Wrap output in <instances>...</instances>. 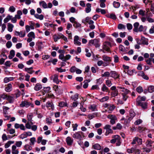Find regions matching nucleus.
I'll return each instance as SVG.
<instances>
[{
	"instance_id": "obj_1",
	"label": "nucleus",
	"mask_w": 154,
	"mask_h": 154,
	"mask_svg": "<svg viewBox=\"0 0 154 154\" xmlns=\"http://www.w3.org/2000/svg\"><path fill=\"white\" fill-rule=\"evenodd\" d=\"M112 139L110 140V142L112 143H115L116 142V145L117 146H120L121 143V137L118 135H114L112 137Z\"/></svg>"
},
{
	"instance_id": "obj_2",
	"label": "nucleus",
	"mask_w": 154,
	"mask_h": 154,
	"mask_svg": "<svg viewBox=\"0 0 154 154\" xmlns=\"http://www.w3.org/2000/svg\"><path fill=\"white\" fill-rule=\"evenodd\" d=\"M111 46V43L108 42H105L103 43V51L105 53L104 50L109 52L110 51V47Z\"/></svg>"
},
{
	"instance_id": "obj_3",
	"label": "nucleus",
	"mask_w": 154,
	"mask_h": 154,
	"mask_svg": "<svg viewBox=\"0 0 154 154\" xmlns=\"http://www.w3.org/2000/svg\"><path fill=\"white\" fill-rule=\"evenodd\" d=\"M103 129L106 130V131L105 133V135L106 136H107L110 134L113 133V131L111 129V126L109 125H106L104 127Z\"/></svg>"
},
{
	"instance_id": "obj_4",
	"label": "nucleus",
	"mask_w": 154,
	"mask_h": 154,
	"mask_svg": "<svg viewBox=\"0 0 154 154\" xmlns=\"http://www.w3.org/2000/svg\"><path fill=\"white\" fill-rule=\"evenodd\" d=\"M30 106H31V107H34V105L33 104H32L29 102H28L26 100L22 101L21 103L20 104V106L22 107H25L26 108H27Z\"/></svg>"
},
{
	"instance_id": "obj_5",
	"label": "nucleus",
	"mask_w": 154,
	"mask_h": 154,
	"mask_svg": "<svg viewBox=\"0 0 154 154\" xmlns=\"http://www.w3.org/2000/svg\"><path fill=\"white\" fill-rule=\"evenodd\" d=\"M99 41V39H95L90 40L89 42V44L90 45H94L97 48L100 46Z\"/></svg>"
},
{
	"instance_id": "obj_6",
	"label": "nucleus",
	"mask_w": 154,
	"mask_h": 154,
	"mask_svg": "<svg viewBox=\"0 0 154 154\" xmlns=\"http://www.w3.org/2000/svg\"><path fill=\"white\" fill-rule=\"evenodd\" d=\"M59 57L60 59L63 61L65 62L66 60H69L71 56L69 54H67L64 56L63 54H60Z\"/></svg>"
},
{
	"instance_id": "obj_7",
	"label": "nucleus",
	"mask_w": 154,
	"mask_h": 154,
	"mask_svg": "<svg viewBox=\"0 0 154 154\" xmlns=\"http://www.w3.org/2000/svg\"><path fill=\"white\" fill-rule=\"evenodd\" d=\"M107 118L110 119V123L112 125H114L116 123V121L117 120L116 117L115 115H109Z\"/></svg>"
},
{
	"instance_id": "obj_8",
	"label": "nucleus",
	"mask_w": 154,
	"mask_h": 154,
	"mask_svg": "<svg viewBox=\"0 0 154 154\" xmlns=\"http://www.w3.org/2000/svg\"><path fill=\"white\" fill-rule=\"evenodd\" d=\"M117 88L120 89L121 91L123 92L124 94H128L130 92V91L127 89L125 88L124 87L122 86H118Z\"/></svg>"
},
{
	"instance_id": "obj_9",
	"label": "nucleus",
	"mask_w": 154,
	"mask_h": 154,
	"mask_svg": "<svg viewBox=\"0 0 154 154\" xmlns=\"http://www.w3.org/2000/svg\"><path fill=\"white\" fill-rule=\"evenodd\" d=\"M110 76L115 79L119 78L120 76V75L115 71H111L110 72Z\"/></svg>"
},
{
	"instance_id": "obj_10",
	"label": "nucleus",
	"mask_w": 154,
	"mask_h": 154,
	"mask_svg": "<svg viewBox=\"0 0 154 154\" xmlns=\"http://www.w3.org/2000/svg\"><path fill=\"white\" fill-rule=\"evenodd\" d=\"M15 35L16 36H19L20 37L23 38L26 35V32L25 31H21L20 32L15 31L14 32Z\"/></svg>"
},
{
	"instance_id": "obj_11",
	"label": "nucleus",
	"mask_w": 154,
	"mask_h": 154,
	"mask_svg": "<svg viewBox=\"0 0 154 154\" xmlns=\"http://www.w3.org/2000/svg\"><path fill=\"white\" fill-rule=\"evenodd\" d=\"M79 38L78 35H75L74 38V43L76 45L80 46L81 45V42L79 41Z\"/></svg>"
},
{
	"instance_id": "obj_12",
	"label": "nucleus",
	"mask_w": 154,
	"mask_h": 154,
	"mask_svg": "<svg viewBox=\"0 0 154 154\" xmlns=\"http://www.w3.org/2000/svg\"><path fill=\"white\" fill-rule=\"evenodd\" d=\"M138 75L141 76L144 79L148 80L149 79V77L146 75L143 71H140L138 73Z\"/></svg>"
},
{
	"instance_id": "obj_13",
	"label": "nucleus",
	"mask_w": 154,
	"mask_h": 154,
	"mask_svg": "<svg viewBox=\"0 0 154 154\" xmlns=\"http://www.w3.org/2000/svg\"><path fill=\"white\" fill-rule=\"evenodd\" d=\"M146 99V97L145 96H138L136 100L137 104H141V102H142L141 101H144Z\"/></svg>"
},
{
	"instance_id": "obj_14",
	"label": "nucleus",
	"mask_w": 154,
	"mask_h": 154,
	"mask_svg": "<svg viewBox=\"0 0 154 154\" xmlns=\"http://www.w3.org/2000/svg\"><path fill=\"white\" fill-rule=\"evenodd\" d=\"M72 137L79 140H82V135L80 134V132H77L74 134L72 135Z\"/></svg>"
},
{
	"instance_id": "obj_15",
	"label": "nucleus",
	"mask_w": 154,
	"mask_h": 154,
	"mask_svg": "<svg viewBox=\"0 0 154 154\" xmlns=\"http://www.w3.org/2000/svg\"><path fill=\"white\" fill-rule=\"evenodd\" d=\"M12 90V85L10 84L9 83L6 85L5 88V91L8 92L11 91Z\"/></svg>"
},
{
	"instance_id": "obj_16",
	"label": "nucleus",
	"mask_w": 154,
	"mask_h": 154,
	"mask_svg": "<svg viewBox=\"0 0 154 154\" xmlns=\"http://www.w3.org/2000/svg\"><path fill=\"white\" fill-rule=\"evenodd\" d=\"M99 115L98 112H94L92 114H89L88 115V118L89 120H91L95 117Z\"/></svg>"
},
{
	"instance_id": "obj_17",
	"label": "nucleus",
	"mask_w": 154,
	"mask_h": 154,
	"mask_svg": "<svg viewBox=\"0 0 154 154\" xmlns=\"http://www.w3.org/2000/svg\"><path fill=\"white\" fill-rule=\"evenodd\" d=\"M102 59L104 61H106L107 62L109 63L111 61V58L105 55H104L102 56Z\"/></svg>"
},
{
	"instance_id": "obj_18",
	"label": "nucleus",
	"mask_w": 154,
	"mask_h": 154,
	"mask_svg": "<svg viewBox=\"0 0 154 154\" xmlns=\"http://www.w3.org/2000/svg\"><path fill=\"white\" fill-rule=\"evenodd\" d=\"M141 43H138L137 42V43L139 44H142L143 45H148V39L144 37H142L141 39Z\"/></svg>"
},
{
	"instance_id": "obj_19",
	"label": "nucleus",
	"mask_w": 154,
	"mask_h": 154,
	"mask_svg": "<svg viewBox=\"0 0 154 154\" xmlns=\"http://www.w3.org/2000/svg\"><path fill=\"white\" fill-rule=\"evenodd\" d=\"M19 151L17 149L16 146L15 145H13L12 146V154H18Z\"/></svg>"
},
{
	"instance_id": "obj_20",
	"label": "nucleus",
	"mask_w": 154,
	"mask_h": 154,
	"mask_svg": "<svg viewBox=\"0 0 154 154\" xmlns=\"http://www.w3.org/2000/svg\"><path fill=\"white\" fill-rule=\"evenodd\" d=\"M66 141L68 145L70 146L73 142V140L70 137H68L66 139Z\"/></svg>"
},
{
	"instance_id": "obj_21",
	"label": "nucleus",
	"mask_w": 154,
	"mask_h": 154,
	"mask_svg": "<svg viewBox=\"0 0 154 154\" xmlns=\"http://www.w3.org/2000/svg\"><path fill=\"white\" fill-rule=\"evenodd\" d=\"M57 35L58 37H59V39L60 38H62L66 42H68V40L67 37L64 36L62 34L60 33L58 34Z\"/></svg>"
},
{
	"instance_id": "obj_22",
	"label": "nucleus",
	"mask_w": 154,
	"mask_h": 154,
	"mask_svg": "<svg viewBox=\"0 0 154 154\" xmlns=\"http://www.w3.org/2000/svg\"><path fill=\"white\" fill-rule=\"evenodd\" d=\"M86 8L85 9V11L86 13L90 12L91 11V5L90 3L87 4Z\"/></svg>"
},
{
	"instance_id": "obj_23",
	"label": "nucleus",
	"mask_w": 154,
	"mask_h": 154,
	"mask_svg": "<svg viewBox=\"0 0 154 154\" xmlns=\"http://www.w3.org/2000/svg\"><path fill=\"white\" fill-rule=\"evenodd\" d=\"M10 103H13L14 102L15 99L14 96H8L7 99Z\"/></svg>"
},
{
	"instance_id": "obj_24",
	"label": "nucleus",
	"mask_w": 154,
	"mask_h": 154,
	"mask_svg": "<svg viewBox=\"0 0 154 154\" xmlns=\"http://www.w3.org/2000/svg\"><path fill=\"white\" fill-rule=\"evenodd\" d=\"M39 5L40 6L44 8H48L47 4L44 1H42L39 2Z\"/></svg>"
},
{
	"instance_id": "obj_25",
	"label": "nucleus",
	"mask_w": 154,
	"mask_h": 154,
	"mask_svg": "<svg viewBox=\"0 0 154 154\" xmlns=\"http://www.w3.org/2000/svg\"><path fill=\"white\" fill-rule=\"evenodd\" d=\"M46 106L47 108H51L52 109H53L54 108V106L53 103L52 102H48L46 104Z\"/></svg>"
},
{
	"instance_id": "obj_26",
	"label": "nucleus",
	"mask_w": 154,
	"mask_h": 154,
	"mask_svg": "<svg viewBox=\"0 0 154 154\" xmlns=\"http://www.w3.org/2000/svg\"><path fill=\"white\" fill-rule=\"evenodd\" d=\"M42 88L41 85L39 83H37L36 84L34 88V89L36 91H38L41 89Z\"/></svg>"
},
{
	"instance_id": "obj_27",
	"label": "nucleus",
	"mask_w": 154,
	"mask_h": 154,
	"mask_svg": "<svg viewBox=\"0 0 154 154\" xmlns=\"http://www.w3.org/2000/svg\"><path fill=\"white\" fill-rule=\"evenodd\" d=\"M32 125V122L28 121L25 125V128L28 129H30Z\"/></svg>"
},
{
	"instance_id": "obj_28",
	"label": "nucleus",
	"mask_w": 154,
	"mask_h": 154,
	"mask_svg": "<svg viewBox=\"0 0 154 154\" xmlns=\"http://www.w3.org/2000/svg\"><path fill=\"white\" fill-rule=\"evenodd\" d=\"M14 27V25L10 23L8 24V30L10 32H11L13 31V29Z\"/></svg>"
},
{
	"instance_id": "obj_29",
	"label": "nucleus",
	"mask_w": 154,
	"mask_h": 154,
	"mask_svg": "<svg viewBox=\"0 0 154 154\" xmlns=\"http://www.w3.org/2000/svg\"><path fill=\"white\" fill-rule=\"evenodd\" d=\"M15 54V51L14 50H11L10 52V54L8 56V58L11 59L14 56Z\"/></svg>"
},
{
	"instance_id": "obj_30",
	"label": "nucleus",
	"mask_w": 154,
	"mask_h": 154,
	"mask_svg": "<svg viewBox=\"0 0 154 154\" xmlns=\"http://www.w3.org/2000/svg\"><path fill=\"white\" fill-rule=\"evenodd\" d=\"M14 141H9L5 145V148H8L11 145V144H13L14 143Z\"/></svg>"
},
{
	"instance_id": "obj_31",
	"label": "nucleus",
	"mask_w": 154,
	"mask_h": 154,
	"mask_svg": "<svg viewBox=\"0 0 154 154\" xmlns=\"http://www.w3.org/2000/svg\"><path fill=\"white\" fill-rule=\"evenodd\" d=\"M139 26V23L138 22L135 23L134 24V29L133 30L136 32H138V26Z\"/></svg>"
},
{
	"instance_id": "obj_32",
	"label": "nucleus",
	"mask_w": 154,
	"mask_h": 154,
	"mask_svg": "<svg viewBox=\"0 0 154 154\" xmlns=\"http://www.w3.org/2000/svg\"><path fill=\"white\" fill-rule=\"evenodd\" d=\"M93 147L94 149L100 150L101 148V147L100 145L98 143H96L93 145Z\"/></svg>"
},
{
	"instance_id": "obj_33",
	"label": "nucleus",
	"mask_w": 154,
	"mask_h": 154,
	"mask_svg": "<svg viewBox=\"0 0 154 154\" xmlns=\"http://www.w3.org/2000/svg\"><path fill=\"white\" fill-rule=\"evenodd\" d=\"M35 17L37 19H39L40 20H43L44 16L42 14L39 15L38 14H35Z\"/></svg>"
},
{
	"instance_id": "obj_34",
	"label": "nucleus",
	"mask_w": 154,
	"mask_h": 154,
	"mask_svg": "<svg viewBox=\"0 0 154 154\" xmlns=\"http://www.w3.org/2000/svg\"><path fill=\"white\" fill-rule=\"evenodd\" d=\"M14 78L13 77H5L4 79V82L5 83H7L10 81L13 80Z\"/></svg>"
},
{
	"instance_id": "obj_35",
	"label": "nucleus",
	"mask_w": 154,
	"mask_h": 154,
	"mask_svg": "<svg viewBox=\"0 0 154 154\" xmlns=\"http://www.w3.org/2000/svg\"><path fill=\"white\" fill-rule=\"evenodd\" d=\"M115 108V106L113 105L109 106L108 108V109H109L108 112L109 113H111L112 111Z\"/></svg>"
},
{
	"instance_id": "obj_36",
	"label": "nucleus",
	"mask_w": 154,
	"mask_h": 154,
	"mask_svg": "<svg viewBox=\"0 0 154 154\" xmlns=\"http://www.w3.org/2000/svg\"><path fill=\"white\" fill-rule=\"evenodd\" d=\"M135 113L132 111L130 112V117H128L129 120H131L135 116Z\"/></svg>"
},
{
	"instance_id": "obj_37",
	"label": "nucleus",
	"mask_w": 154,
	"mask_h": 154,
	"mask_svg": "<svg viewBox=\"0 0 154 154\" xmlns=\"http://www.w3.org/2000/svg\"><path fill=\"white\" fill-rule=\"evenodd\" d=\"M88 108L93 111H95L97 110L96 106L94 104L88 107Z\"/></svg>"
},
{
	"instance_id": "obj_38",
	"label": "nucleus",
	"mask_w": 154,
	"mask_h": 154,
	"mask_svg": "<svg viewBox=\"0 0 154 154\" xmlns=\"http://www.w3.org/2000/svg\"><path fill=\"white\" fill-rule=\"evenodd\" d=\"M109 99V97L107 96H106L102 97L100 99H99V100L101 102H104L108 100Z\"/></svg>"
},
{
	"instance_id": "obj_39",
	"label": "nucleus",
	"mask_w": 154,
	"mask_h": 154,
	"mask_svg": "<svg viewBox=\"0 0 154 154\" xmlns=\"http://www.w3.org/2000/svg\"><path fill=\"white\" fill-rule=\"evenodd\" d=\"M137 105L141 106L143 109H145L147 108V103L146 102H141V104Z\"/></svg>"
},
{
	"instance_id": "obj_40",
	"label": "nucleus",
	"mask_w": 154,
	"mask_h": 154,
	"mask_svg": "<svg viewBox=\"0 0 154 154\" xmlns=\"http://www.w3.org/2000/svg\"><path fill=\"white\" fill-rule=\"evenodd\" d=\"M12 17V16L10 15H8L7 16L4 20V22L5 23H7L10 20H11Z\"/></svg>"
},
{
	"instance_id": "obj_41",
	"label": "nucleus",
	"mask_w": 154,
	"mask_h": 154,
	"mask_svg": "<svg viewBox=\"0 0 154 154\" xmlns=\"http://www.w3.org/2000/svg\"><path fill=\"white\" fill-rule=\"evenodd\" d=\"M79 94L77 93L75 94L71 97V98L74 101H75L78 98Z\"/></svg>"
},
{
	"instance_id": "obj_42",
	"label": "nucleus",
	"mask_w": 154,
	"mask_h": 154,
	"mask_svg": "<svg viewBox=\"0 0 154 154\" xmlns=\"http://www.w3.org/2000/svg\"><path fill=\"white\" fill-rule=\"evenodd\" d=\"M148 91L149 93H152L154 91V86L153 85H149L148 88Z\"/></svg>"
},
{
	"instance_id": "obj_43",
	"label": "nucleus",
	"mask_w": 154,
	"mask_h": 154,
	"mask_svg": "<svg viewBox=\"0 0 154 154\" xmlns=\"http://www.w3.org/2000/svg\"><path fill=\"white\" fill-rule=\"evenodd\" d=\"M137 92L139 94H140L143 91V89L142 87L140 86L138 87L136 89Z\"/></svg>"
},
{
	"instance_id": "obj_44",
	"label": "nucleus",
	"mask_w": 154,
	"mask_h": 154,
	"mask_svg": "<svg viewBox=\"0 0 154 154\" xmlns=\"http://www.w3.org/2000/svg\"><path fill=\"white\" fill-rule=\"evenodd\" d=\"M107 17L114 20H116L117 18L115 14L113 13H112L109 15L107 16Z\"/></svg>"
},
{
	"instance_id": "obj_45",
	"label": "nucleus",
	"mask_w": 154,
	"mask_h": 154,
	"mask_svg": "<svg viewBox=\"0 0 154 154\" xmlns=\"http://www.w3.org/2000/svg\"><path fill=\"white\" fill-rule=\"evenodd\" d=\"M118 28L119 29H125L126 28V26L123 24L120 23L118 26Z\"/></svg>"
},
{
	"instance_id": "obj_46",
	"label": "nucleus",
	"mask_w": 154,
	"mask_h": 154,
	"mask_svg": "<svg viewBox=\"0 0 154 154\" xmlns=\"http://www.w3.org/2000/svg\"><path fill=\"white\" fill-rule=\"evenodd\" d=\"M27 36L29 38L32 37L34 39L35 38V33L33 32H31L29 33L27 35Z\"/></svg>"
},
{
	"instance_id": "obj_47",
	"label": "nucleus",
	"mask_w": 154,
	"mask_h": 154,
	"mask_svg": "<svg viewBox=\"0 0 154 154\" xmlns=\"http://www.w3.org/2000/svg\"><path fill=\"white\" fill-rule=\"evenodd\" d=\"M53 81L54 82L56 83L57 84H58L59 83V81L58 80V75L56 74L54 75Z\"/></svg>"
},
{
	"instance_id": "obj_48",
	"label": "nucleus",
	"mask_w": 154,
	"mask_h": 154,
	"mask_svg": "<svg viewBox=\"0 0 154 154\" xmlns=\"http://www.w3.org/2000/svg\"><path fill=\"white\" fill-rule=\"evenodd\" d=\"M108 89V88L106 86L105 84H103L101 88V90L102 91L104 92H107Z\"/></svg>"
},
{
	"instance_id": "obj_49",
	"label": "nucleus",
	"mask_w": 154,
	"mask_h": 154,
	"mask_svg": "<svg viewBox=\"0 0 154 154\" xmlns=\"http://www.w3.org/2000/svg\"><path fill=\"white\" fill-rule=\"evenodd\" d=\"M67 104L66 103L63 101L60 102L59 103V106L61 107H63L64 106H67Z\"/></svg>"
},
{
	"instance_id": "obj_50",
	"label": "nucleus",
	"mask_w": 154,
	"mask_h": 154,
	"mask_svg": "<svg viewBox=\"0 0 154 154\" xmlns=\"http://www.w3.org/2000/svg\"><path fill=\"white\" fill-rule=\"evenodd\" d=\"M30 142L29 143V145H34V142L36 141L35 138V137L31 138L30 139Z\"/></svg>"
},
{
	"instance_id": "obj_51",
	"label": "nucleus",
	"mask_w": 154,
	"mask_h": 154,
	"mask_svg": "<svg viewBox=\"0 0 154 154\" xmlns=\"http://www.w3.org/2000/svg\"><path fill=\"white\" fill-rule=\"evenodd\" d=\"M113 4L114 7L116 8H119L120 6V3L119 2L115 1L113 2Z\"/></svg>"
},
{
	"instance_id": "obj_52",
	"label": "nucleus",
	"mask_w": 154,
	"mask_h": 154,
	"mask_svg": "<svg viewBox=\"0 0 154 154\" xmlns=\"http://www.w3.org/2000/svg\"><path fill=\"white\" fill-rule=\"evenodd\" d=\"M24 149L27 151L32 150V148L31 146L29 145H26L24 146Z\"/></svg>"
},
{
	"instance_id": "obj_53",
	"label": "nucleus",
	"mask_w": 154,
	"mask_h": 154,
	"mask_svg": "<svg viewBox=\"0 0 154 154\" xmlns=\"http://www.w3.org/2000/svg\"><path fill=\"white\" fill-rule=\"evenodd\" d=\"M153 142L151 140H148L146 142V146L147 147H150L152 146V144Z\"/></svg>"
},
{
	"instance_id": "obj_54",
	"label": "nucleus",
	"mask_w": 154,
	"mask_h": 154,
	"mask_svg": "<svg viewBox=\"0 0 154 154\" xmlns=\"http://www.w3.org/2000/svg\"><path fill=\"white\" fill-rule=\"evenodd\" d=\"M145 11L140 9L139 11L138 15L139 16H141L142 17H143L145 15Z\"/></svg>"
},
{
	"instance_id": "obj_55",
	"label": "nucleus",
	"mask_w": 154,
	"mask_h": 154,
	"mask_svg": "<svg viewBox=\"0 0 154 154\" xmlns=\"http://www.w3.org/2000/svg\"><path fill=\"white\" fill-rule=\"evenodd\" d=\"M145 130H146V128L144 127H142V126H139L138 128V131L140 133H141L143 132V131H145Z\"/></svg>"
},
{
	"instance_id": "obj_56",
	"label": "nucleus",
	"mask_w": 154,
	"mask_h": 154,
	"mask_svg": "<svg viewBox=\"0 0 154 154\" xmlns=\"http://www.w3.org/2000/svg\"><path fill=\"white\" fill-rule=\"evenodd\" d=\"M57 61V60L56 59H51L50 60L48 61V62L49 63L51 62L54 65H55L56 64V63Z\"/></svg>"
},
{
	"instance_id": "obj_57",
	"label": "nucleus",
	"mask_w": 154,
	"mask_h": 154,
	"mask_svg": "<svg viewBox=\"0 0 154 154\" xmlns=\"http://www.w3.org/2000/svg\"><path fill=\"white\" fill-rule=\"evenodd\" d=\"M118 90H115V91H114L111 93V95L112 97H115L116 96H117L118 94Z\"/></svg>"
},
{
	"instance_id": "obj_58",
	"label": "nucleus",
	"mask_w": 154,
	"mask_h": 154,
	"mask_svg": "<svg viewBox=\"0 0 154 154\" xmlns=\"http://www.w3.org/2000/svg\"><path fill=\"white\" fill-rule=\"evenodd\" d=\"M22 144V142L21 141H16L15 143V146L16 147H20Z\"/></svg>"
},
{
	"instance_id": "obj_59",
	"label": "nucleus",
	"mask_w": 154,
	"mask_h": 154,
	"mask_svg": "<svg viewBox=\"0 0 154 154\" xmlns=\"http://www.w3.org/2000/svg\"><path fill=\"white\" fill-rule=\"evenodd\" d=\"M3 108L4 114H7V111L9 109V108L5 106H3Z\"/></svg>"
},
{
	"instance_id": "obj_60",
	"label": "nucleus",
	"mask_w": 154,
	"mask_h": 154,
	"mask_svg": "<svg viewBox=\"0 0 154 154\" xmlns=\"http://www.w3.org/2000/svg\"><path fill=\"white\" fill-rule=\"evenodd\" d=\"M46 122L48 124H51L52 123V120L51 118H47L46 119Z\"/></svg>"
},
{
	"instance_id": "obj_61",
	"label": "nucleus",
	"mask_w": 154,
	"mask_h": 154,
	"mask_svg": "<svg viewBox=\"0 0 154 154\" xmlns=\"http://www.w3.org/2000/svg\"><path fill=\"white\" fill-rule=\"evenodd\" d=\"M91 19V17H87L85 19L83 20L82 22L84 23H88L89 20Z\"/></svg>"
},
{
	"instance_id": "obj_62",
	"label": "nucleus",
	"mask_w": 154,
	"mask_h": 154,
	"mask_svg": "<svg viewBox=\"0 0 154 154\" xmlns=\"http://www.w3.org/2000/svg\"><path fill=\"white\" fill-rule=\"evenodd\" d=\"M55 70L58 71V72H61L66 71V69H63L61 68L57 67L56 68Z\"/></svg>"
},
{
	"instance_id": "obj_63",
	"label": "nucleus",
	"mask_w": 154,
	"mask_h": 154,
	"mask_svg": "<svg viewBox=\"0 0 154 154\" xmlns=\"http://www.w3.org/2000/svg\"><path fill=\"white\" fill-rule=\"evenodd\" d=\"M134 148L132 147L131 149H128L127 151L129 153H132L134 152Z\"/></svg>"
},
{
	"instance_id": "obj_64",
	"label": "nucleus",
	"mask_w": 154,
	"mask_h": 154,
	"mask_svg": "<svg viewBox=\"0 0 154 154\" xmlns=\"http://www.w3.org/2000/svg\"><path fill=\"white\" fill-rule=\"evenodd\" d=\"M119 50L120 51L124 52L125 51V47L122 45H120L119 46Z\"/></svg>"
}]
</instances>
